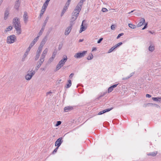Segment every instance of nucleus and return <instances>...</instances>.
<instances>
[{"label":"nucleus","instance_id":"38","mask_svg":"<svg viewBox=\"0 0 161 161\" xmlns=\"http://www.w3.org/2000/svg\"><path fill=\"white\" fill-rule=\"evenodd\" d=\"M114 89L112 88L111 86L109 87L108 89V93H109L113 90Z\"/></svg>","mask_w":161,"mask_h":161},{"label":"nucleus","instance_id":"7","mask_svg":"<svg viewBox=\"0 0 161 161\" xmlns=\"http://www.w3.org/2000/svg\"><path fill=\"white\" fill-rule=\"evenodd\" d=\"M47 6H48V5H47L44 3L43 4V5L42 8V9L41 11V13H40V18L42 16V15L44 13Z\"/></svg>","mask_w":161,"mask_h":161},{"label":"nucleus","instance_id":"27","mask_svg":"<svg viewBox=\"0 0 161 161\" xmlns=\"http://www.w3.org/2000/svg\"><path fill=\"white\" fill-rule=\"evenodd\" d=\"M44 29H45V27H43V26L42 27V28L41 30H40L37 36H39V37L42 34L43 32L44 31Z\"/></svg>","mask_w":161,"mask_h":161},{"label":"nucleus","instance_id":"43","mask_svg":"<svg viewBox=\"0 0 161 161\" xmlns=\"http://www.w3.org/2000/svg\"><path fill=\"white\" fill-rule=\"evenodd\" d=\"M59 147H58L57 146L56 148L54 149V150H53V153L54 154L56 152H57V150L58 148Z\"/></svg>","mask_w":161,"mask_h":161},{"label":"nucleus","instance_id":"28","mask_svg":"<svg viewBox=\"0 0 161 161\" xmlns=\"http://www.w3.org/2000/svg\"><path fill=\"white\" fill-rule=\"evenodd\" d=\"M79 12L74 10L73 12L72 13V15L75 16V17H76L77 18L79 15Z\"/></svg>","mask_w":161,"mask_h":161},{"label":"nucleus","instance_id":"41","mask_svg":"<svg viewBox=\"0 0 161 161\" xmlns=\"http://www.w3.org/2000/svg\"><path fill=\"white\" fill-rule=\"evenodd\" d=\"M61 123V122L60 121H57L56 124L55 125V126H58L60 125Z\"/></svg>","mask_w":161,"mask_h":161},{"label":"nucleus","instance_id":"14","mask_svg":"<svg viewBox=\"0 0 161 161\" xmlns=\"http://www.w3.org/2000/svg\"><path fill=\"white\" fill-rule=\"evenodd\" d=\"M82 4H79V2L78 5L76 7L74 10H75V11H76L79 12H80V11L81 10V7H82Z\"/></svg>","mask_w":161,"mask_h":161},{"label":"nucleus","instance_id":"37","mask_svg":"<svg viewBox=\"0 0 161 161\" xmlns=\"http://www.w3.org/2000/svg\"><path fill=\"white\" fill-rule=\"evenodd\" d=\"M116 48L114 46L112 47L111 48H110L108 52V53H110L111 52H112Z\"/></svg>","mask_w":161,"mask_h":161},{"label":"nucleus","instance_id":"60","mask_svg":"<svg viewBox=\"0 0 161 161\" xmlns=\"http://www.w3.org/2000/svg\"><path fill=\"white\" fill-rule=\"evenodd\" d=\"M134 74V72H132V73H131L130 74V75L129 76V77H131V76H132Z\"/></svg>","mask_w":161,"mask_h":161},{"label":"nucleus","instance_id":"5","mask_svg":"<svg viewBox=\"0 0 161 161\" xmlns=\"http://www.w3.org/2000/svg\"><path fill=\"white\" fill-rule=\"evenodd\" d=\"M63 138L62 137L57 139L55 143V146L59 147L63 142Z\"/></svg>","mask_w":161,"mask_h":161},{"label":"nucleus","instance_id":"20","mask_svg":"<svg viewBox=\"0 0 161 161\" xmlns=\"http://www.w3.org/2000/svg\"><path fill=\"white\" fill-rule=\"evenodd\" d=\"M18 23H20L19 19V18H15L13 19V23L14 25L18 24Z\"/></svg>","mask_w":161,"mask_h":161},{"label":"nucleus","instance_id":"15","mask_svg":"<svg viewBox=\"0 0 161 161\" xmlns=\"http://www.w3.org/2000/svg\"><path fill=\"white\" fill-rule=\"evenodd\" d=\"M72 26H71V25H70V26L69 27H68L66 29L65 32V34L66 35H68L69 34L70 32L71 31V30L72 29Z\"/></svg>","mask_w":161,"mask_h":161},{"label":"nucleus","instance_id":"64","mask_svg":"<svg viewBox=\"0 0 161 161\" xmlns=\"http://www.w3.org/2000/svg\"><path fill=\"white\" fill-rule=\"evenodd\" d=\"M83 39H80L79 40V42H83Z\"/></svg>","mask_w":161,"mask_h":161},{"label":"nucleus","instance_id":"26","mask_svg":"<svg viewBox=\"0 0 161 161\" xmlns=\"http://www.w3.org/2000/svg\"><path fill=\"white\" fill-rule=\"evenodd\" d=\"M68 7H67V6H65L64 7V8L63 9L62 12H61V16H62L65 12H66L67 9H68Z\"/></svg>","mask_w":161,"mask_h":161},{"label":"nucleus","instance_id":"48","mask_svg":"<svg viewBox=\"0 0 161 161\" xmlns=\"http://www.w3.org/2000/svg\"><path fill=\"white\" fill-rule=\"evenodd\" d=\"M103 40V38H100L97 41V43H100L101 42V41Z\"/></svg>","mask_w":161,"mask_h":161},{"label":"nucleus","instance_id":"22","mask_svg":"<svg viewBox=\"0 0 161 161\" xmlns=\"http://www.w3.org/2000/svg\"><path fill=\"white\" fill-rule=\"evenodd\" d=\"M19 1L16 0L15 2L14 8L17 10H18L19 7L20 3L19 2Z\"/></svg>","mask_w":161,"mask_h":161},{"label":"nucleus","instance_id":"24","mask_svg":"<svg viewBox=\"0 0 161 161\" xmlns=\"http://www.w3.org/2000/svg\"><path fill=\"white\" fill-rule=\"evenodd\" d=\"M158 153L157 152H154L149 153H147V155L148 156H151L153 157L155 156Z\"/></svg>","mask_w":161,"mask_h":161},{"label":"nucleus","instance_id":"59","mask_svg":"<svg viewBox=\"0 0 161 161\" xmlns=\"http://www.w3.org/2000/svg\"><path fill=\"white\" fill-rule=\"evenodd\" d=\"M71 86V85H70L69 84H68L67 85V86H66V87L67 88H69Z\"/></svg>","mask_w":161,"mask_h":161},{"label":"nucleus","instance_id":"58","mask_svg":"<svg viewBox=\"0 0 161 161\" xmlns=\"http://www.w3.org/2000/svg\"><path fill=\"white\" fill-rule=\"evenodd\" d=\"M97 50V48L95 47H93L92 49V51H95Z\"/></svg>","mask_w":161,"mask_h":161},{"label":"nucleus","instance_id":"32","mask_svg":"<svg viewBox=\"0 0 161 161\" xmlns=\"http://www.w3.org/2000/svg\"><path fill=\"white\" fill-rule=\"evenodd\" d=\"M113 108H108V109H105V110H102V112L103 114L104 113H105L107 112H109V111H110L112 109H113Z\"/></svg>","mask_w":161,"mask_h":161},{"label":"nucleus","instance_id":"33","mask_svg":"<svg viewBox=\"0 0 161 161\" xmlns=\"http://www.w3.org/2000/svg\"><path fill=\"white\" fill-rule=\"evenodd\" d=\"M129 26L132 29H135L136 28V26L132 24H129Z\"/></svg>","mask_w":161,"mask_h":161},{"label":"nucleus","instance_id":"45","mask_svg":"<svg viewBox=\"0 0 161 161\" xmlns=\"http://www.w3.org/2000/svg\"><path fill=\"white\" fill-rule=\"evenodd\" d=\"M102 11L103 12H107L108 11L107 9V8H103L102 9Z\"/></svg>","mask_w":161,"mask_h":161},{"label":"nucleus","instance_id":"56","mask_svg":"<svg viewBox=\"0 0 161 161\" xmlns=\"http://www.w3.org/2000/svg\"><path fill=\"white\" fill-rule=\"evenodd\" d=\"M147 24L145 25L144 27L142 28V30H144L147 27Z\"/></svg>","mask_w":161,"mask_h":161},{"label":"nucleus","instance_id":"9","mask_svg":"<svg viewBox=\"0 0 161 161\" xmlns=\"http://www.w3.org/2000/svg\"><path fill=\"white\" fill-rule=\"evenodd\" d=\"M39 39V36H37L36 37L33 41L31 43L29 46V48L31 47V48L33 46L35 45L36 42Z\"/></svg>","mask_w":161,"mask_h":161},{"label":"nucleus","instance_id":"3","mask_svg":"<svg viewBox=\"0 0 161 161\" xmlns=\"http://www.w3.org/2000/svg\"><path fill=\"white\" fill-rule=\"evenodd\" d=\"M87 51H83L81 52H79L75 53L74 57L76 58H79L84 57L87 53Z\"/></svg>","mask_w":161,"mask_h":161},{"label":"nucleus","instance_id":"61","mask_svg":"<svg viewBox=\"0 0 161 161\" xmlns=\"http://www.w3.org/2000/svg\"><path fill=\"white\" fill-rule=\"evenodd\" d=\"M103 114V113H102V111H101L100 112L98 113V115H101V114Z\"/></svg>","mask_w":161,"mask_h":161},{"label":"nucleus","instance_id":"44","mask_svg":"<svg viewBox=\"0 0 161 161\" xmlns=\"http://www.w3.org/2000/svg\"><path fill=\"white\" fill-rule=\"evenodd\" d=\"M123 35H124V33H121L119 34L118 35V36H117V39H118L119 38V37H120L121 36H123Z\"/></svg>","mask_w":161,"mask_h":161},{"label":"nucleus","instance_id":"47","mask_svg":"<svg viewBox=\"0 0 161 161\" xmlns=\"http://www.w3.org/2000/svg\"><path fill=\"white\" fill-rule=\"evenodd\" d=\"M50 0H46V1L44 3V4L48 5Z\"/></svg>","mask_w":161,"mask_h":161},{"label":"nucleus","instance_id":"17","mask_svg":"<svg viewBox=\"0 0 161 161\" xmlns=\"http://www.w3.org/2000/svg\"><path fill=\"white\" fill-rule=\"evenodd\" d=\"M73 109V107L68 106L64 108V111L65 112H68L72 110Z\"/></svg>","mask_w":161,"mask_h":161},{"label":"nucleus","instance_id":"13","mask_svg":"<svg viewBox=\"0 0 161 161\" xmlns=\"http://www.w3.org/2000/svg\"><path fill=\"white\" fill-rule=\"evenodd\" d=\"M47 52L48 49L47 48H45L43 51L40 58H41L43 59H44V58H45V56L47 53Z\"/></svg>","mask_w":161,"mask_h":161},{"label":"nucleus","instance_id":"6","mask_svg":"<svg viewBox=\"0 0 161 161\" xmlns=\"http://www.w3.org/2000/svg\"><path fill=\"white\" fill-rule=\"evenodd\" d=\"M85 22V20H83L81 25L80 29L79 31V32L80 33L82 32V31H85L87 28V26L86 24H84V23Z\"/></svg>","mask_w":161,"mask_h":161},{"label":"nucleus","instance_id":"49","mask_svg":"<svg viewBox=\"0 0 161 161\" xmlns=\"http://www.w3.org/2000/svg\"><path fill=\"white\" fill-rule=\"evenodd\" d=\"M86 0H80L79 2V4H83V3L84 2H85Z\"/></svg>","mask_w":161,"mask_h":161},{"label":"nucleus","instance_id":"54","mask_svg":"<svg viewBox=\"0 0 161 161\" xmlns=\"http://www.w3.org/2000/svg\"><path fill=\"white\" fill-rule=\"evenodd\" d=\"M146 97H147L150 98L151 97V95L149 94H147L146 95Z\"/></svg>","mask_w":161,"mask_h":161},{"label":"nucleus","instance_id":"18","mask_svg":"<svg viewBox=\"0 0 161 161\" xmlns=\"http://www.w3.org/2000/svg\"><path fill=\"white\" fill-rule=\"evenodd\" d=\"M67 59L68 58L66 56H64L63 58L59 61V62H60L61 64L64 65L67 60Z\"/></svg>","mask_w":161,"mask_h":161},{"label":"nucleus","instance_id":"23","mask_svg":"<svg viewBox=\"0 0 161 161\" xmlns=\"http://www.w3.org/2000/svg\"><path fill=\"white\" fill-rule=\"evenodd\" d=\"M31 47L29 48V47L27 48V49L26 52L24 54V55L23 56V58L22 59L23 60L24 58H25L28 54V53L30 51L31 49Z\"/></svg>","mask_w":161,"mask_h":161},{"label":"nucleus","instance_id":"35","mask_svg":"<svg viewBox=\"0 0 161 161\" xmlns=\"http://www.w3.org/2000/svg\"><path fill=\"white\" fill-rule=\"evenodd\" d=\"M12 28L13 27L12 26H9L6 28L5 31V32H7L8 31H10L12 30Z\"/></svg>","mask_w":161,"mask_h":161},{"label":"nucleus","instance_id":"8","mask_svg":"<svg viewBox=\"0 0 161 161\" xmlns=\"http://www.w3.org/2000/svg\"><path fill=\"white\" fill-rule=\"evenodd\" d=\"M57 49H55L54 50V51L53 53L52 57H51L49 59V61L50 62H51L53 61L55 57V56H56V55L57 53Z\"/></svg>","mask_w":161,"mask_h":161},{"label":"nucleus","instance_id":"42","mask_svg":"<svg viewBox=\"0 0 161 161\" xmlns=\"http://www.w3.org/2000/svg\"><path fill=\"white\" fill-rule=\"evenodd\" d=\"M71 1H69V0H68L66 3L65 6H67V7H68L69 6L70 4V3Z\"/></svg>","mask_w":161,"mask_h":161},{"label":"nucleus","instance_id":"55","mask_svg":"<svg viewBox=\"0 0 161 161\" xmlns=\"http://www.w3.org/2000/svg\"><path fill=\"white\" fill-rule=\"evenodd\" d=\"M130 78V77L127 76V77H126L125 78H122V80H127L129 78Z\"/></svg>","mask_w":161,"mask_h":161},{"label":"nucleus","instance_id":"16","mask_svg":"<svg viewBox=\"0 0 161 161\" xmlns=\"http://www.w3.org/2000/svg\"><path fill=\"white\" fill-rule=\"evenodd\" d=\"M77 17H75V16L72 15L71 18L70 20V25H71V26H73V25L74 24L73 22L77 19Z\"/></svg>","mask_w":161,"mask_h":161},{"label":"nucleus","instance_id":"25","mask_svg":"<svg viewBox=\"0 0 161 161\" xmlns=\"http://www.w3.org/2000/svg\"><path fill=\"white\" fill-rule=\"evenodd\" d=\"M63 65L62 64H61L60 63V62H58V63L57 65L56 69L55 70V71H56L58 70L59 69H60L62 67H63Z\"/></svg>","mask_w":161,"mask_h":161},{"label":"nucleus","instance_id":"63","mask_svg":"<svg viewBox=\"0 0 161 161\" xmlns=\"http://www.w3.org/2000/svg\"><path fill=\"white\" fill-rule=\"evenodd\" d=\"M41 70H42V71H43V70H45V69L44 68H41L40 69Z\"/></svg>","mask_w":161,"mask_h":161},{"label":"nucleus","instance_id":"36","mask_svg":"<svg viewBox=\"0 0 161 161\" xmlns=\"http://www.w3.org/2000/svg\"><path fill=\"white\" fill-rule=\"evenodd\" d=\"M155 49L154 47V46H150L148 47L149 50L151 51H153Z\"/></svg>","mask_w":161,"mask_h":161},{"label":"nucleus","instance_id":"57","mask_svg":"<svg viewBox=\"0 0 161 161\" xmlns=\"http://www.w3.org/2000/svg\"><path fill=\"white\" fill-rule=\"evenodd\" d=\"M68 84H69L70 85H71V81L70 80H68Z\"/></svg>","mask_w":161,"mask_h":161},{"label":"nucleus","instance_id":"4","mask_svg":"<svg viewBox=\"0 0 161 161\" xmlns=\"http://www.w3.org/2000/svg\"><path fill=\"white\" fill-rule=\"evenodd\" d=\"M14 25V27L16 31V32L17 34H20L21 32L20 23H18V24Z\"/></svg>","mask_w":161,"mask_h":161},{"label":"nucleus","instance_id":"46","mask_svg":"<svg viewBox=\"0 0 161 161\" xmlns=\"http://www.w3.org/2000/svg\"><path fill=\"white\" fill-rule=\"evenodd\" d=\"M40 68V67L38 65H36L35 67V69L34 71H35V72H36V71L38 69Z\"/></svg>","mask_w":161,"mask_h":161},{"label":"nucleus","instance_id":"29","mask_svg":"<svg viewBox=\"0 0 161 161\" xmlns=\"http://www.w3.org/2000/svg\"><path fill=\"white\" fill-rule=\"evenodd\" d=\"M49 17L48 16H47L46 17L45 19V20L44 21V22L43 24V25L42 26L45 27L46 26V24L48 21V19H49Z\"/></svg>","mask_w":161,"mask_h":161},{"label":"nucleus","instance_id":"2","mask_svg":"<svg viewBox=\"0 0 161 161\" xmlns=\"http://www.w3.org/2000/svg\"><path fill=\"white\" fill-rule=\"evenodd\" d=\"M27 73V74L25 76V78L27 80H30L35 74V71H33L32 69L31 71L29 70Z\"/></svg>","mask_w":161,"mask_h":161},{"label":"nucleus","instance_id":"1","mask_svg":"<svg viewBox=\"0 0 161 161\" xmlns=\"http://www.w3.org/2000/svg\"><path fill=\"white\" fill-rule=\"evenodd\" d=\"M16 40V37L14 35L9 36L7 37V42L8 44L14 43Z\"/></svg>","mask_w":161,"mask_h":161},{"label":"nucleus","instance_id":"11","mask_svg":"<svg viewBox=\"0 0 161 161\" xmlns=\"http://www.w3.org/2000/svg\"><path fill=\"white\" fill-rule=\"evenodd\" d=\"M24 20L25 23L26 24L28 21V17L26 12H25L23 15Z\"/></svg>","mask_w":161,"mask_h":161},{"label":"nucleus","instance_id":"62","mask_svg":"<svg viewBox=\"0 0 161 161\" xmlns=\"http://www.w3.org/2000/svg\"><path fill=\"white\" fill-rule=\"evenodd\" d=\"M135 10H132V11H131L130 12H129V13H128V14H130V13H132Z\"/></svg>","mask_w":161,"mask_h":161},{"label":"nucleus","instance_id":"50","mask_svg":"<svg viewBox=\"0 0 161 161\" xmlns=\"http://www.w3.org/2000/svg\"><path fill=\"white\" fill-rule=\"evenodd\" d=\"M62 47V44H59L58 49L59 50L61 49Z\"/></svg>","mask_w":161,"mask_h":161},{"label":"nucleus","instance_id":"53","mask_svg":"<svg viewBox=\"0 0 161 161\" xmlns=\"http://www.w3.org/2000/svg\"><path fill=\"white\" fill-rule=\"evenodd\" d=\"M111 28L112 30H114L115 29L114 25H112L111 26Z\"/></svg>","mask_w":161,"mask_h":161},{"label":"nucleus","instance_id":"39","mask_svg":"<svg viewBox=\"0 0 161 161\" xmlns=\"http://www.w3.org/2000/svg\"><path fill=\"white\" fill-rule=\"evenodd\" d=\"M40 56V54L36 53V55L35 57V61L37 60L39 58Z\"/></svg>","mask_w":161,"mask_h":161},{"label":"nucleus","instance_id":"31","mask_svg":"<svg viewBox=\"0 0 161 161\" xmlns=\"http://www.w3.org/2000/svg\"><path fill=\"white\" fill-rule=\"evenodd\" d=\"M152 99L154 101H159L160 102L161 101V97H152Z\"/></svg>","mask_w":161,"mask_h":161},{"label":"nucleus","instance_id":"34","mask_svg":"<svg viewBox=\"0 0 161 161\" xmlns=\"http://www.w3.org/2000/svg\"><path fill=\"white\" fill-rule=\"evenodd\" d=\"M93 56L92 54L91 53L89 54L88 57L87 58V59L88 60H90L92 59L93 58Z\"/></svg>","mask_w":161,"mask_h":161},{"label":"nucleus","instance_id":"10","mask_svg":"<svg viewBox=\"0 0 161 161\" xmlns=\"http://www.w3.org/2000/svg\"><path fill=\"white\" fill-rule=\"evenodd\" d=\"M9 14V11L8 8H7L5 11L4 14V20H6Z\"/></svg>","mask_w":161,"mask_h":161},{"label":"nucleus","instance_id":"12","mask_svg":"<svg viewBox=\"0 0 161 161\" xmlns=\"http://www.w3.org/2000/svg\"><path fill=\"white\" fill-rule=\"evenodd\" d=\"M47 36H45L44 37V38L43 39L41 43V44L39 46H41L42 47H43V46H44V44H45L46 42H47Z\"/></svg>","mask_w":161,"mask_h":161},{"label":"nucleus","instance_id":"40","mask_svg":"<svg viewBox=\"0 0 161 161\" xmlns=\"http://www.w3.org/2000/svg\"><path fill=\"white\" fill-rule=\"evenodd\" d=\"M122 44V42H120L118 43L115 45L114 46L116 48L117 47H119V46H120V45H121Z\"/></svg>","mask_w":161,"mask_h":161},{"label":"nucleus","instance_id":"19","mask_svg":"<svg viewBox=\"0 0 161 161\" xmlns=\"http://www.w3.org/2000/svg\"><path fill=\"white\" fill-rule=\"evenodd\" d=\"M145 22V20L144 18H141L140 21V22L137 25V26L138 27H139L142 26L143 25L144 23Z\"/></svg>","mask_w":161,"mask_h":161},{"label":"nucleus","instance_id":"51","mask_svg":"<svg viewBox=\"0 0 161 161\" xmlns=\"http://www.w3.org/2000/svg\"><path fill=\"white\" fill-rule=\"evenodd\" d=\"M74 74L73 73H72L70 74L69 76V77L70 79H71L73 76L74 75Z\"/></svg>","mask_w":161,"mask_h":161},{"label":"nucleus","instance_id":"21","mask_svg":"<svg viewBox=\"0 0 161 161\" xmlns=\"http://www.w3.org/2000/svg\"><path fill=\"white\" fill-rule=\"evenodd\" d=\"M44 59H43L41 58H40L37 63V65L40 67L41 66L44 61Z\"/></svg>","mask_w":161,"mask_h":161},{"label":"nucleus","instance_id":"52","mask_svg":"<svg viewBox=\"0 0 161 161\" xmlns=\"http://www.w3.org/2000/svg\"><path fill=\"white\" fill-rule=\"evenodd\" d=\"M118 84H114L111 86H112V88H113L114 89V88L116 87L118 85Z\"/></svg>","mask_w":161,"mask_h":161},{"label":"nucleus","instance_id":"30","mask_svg":"<svg viewBox=\"0 0 161 161\" xmlns=\"http://www.w3.org/2000/svg\"><path fill=\"white\" fill-rule=\"evenodd\" d=\"M42 48H43V47H42L39 46L38 48V49H37V51H36V53H38V54H40L41 52H42Z\"/></svg>","mask_w":161,"mask_h":161}]
</instances>
